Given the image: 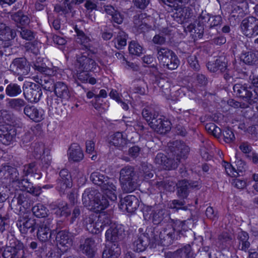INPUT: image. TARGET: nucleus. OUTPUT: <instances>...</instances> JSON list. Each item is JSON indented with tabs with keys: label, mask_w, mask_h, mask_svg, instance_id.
<instances>
[{
	"label": "nucleus",
	"mask_w": 258,
	"mask_h": 258,
	"mask_svg": "<svg viewBox=\"0 0 258 258\" xmlns=\"http://www.w3.org/2000/svg\"><path fill=\"white\" fill-rule=\"evenodd\" d=\"M16 36V31L5 24L0 23V39L3 41H9Z\"/></svg>",
	"instance_id": "obj_31"
},
{
	"label": "nucleus",
	"mask_w": 258,
	"mask_h": 258,
	"mask_svg": "<svg viewBox=\"0 0 258 258\" xmlns=\"http://www.w3.org/2000/svg\"><path fill=\"white\" fill-rule=\"evenodd\" d=\"M17 226L22 233L27 234L29 232L32 234L36 229V222L34 219L27 215L21 216L17 222Z\"/></svg>",
	"instance_id": "obj_13"
},
{
	"label": "nucleus",
	"mask_w": 258,
	"mask_h": 258,
	"mask_svg": "<svg viewBox=\"0 0 258 258\" xmlns=\"http://www.w3.org/2000/svg\"><path fill=\"white\" fill-rule=\"evenodd\" d=\"M139 206V202L136 197L128 195L120 201L119 208L128 213L134 212Z\"/></svg>",
	"instance_id": "obj_17"
},
{
	"label": "nucleus",
	"mask_w": 258,
	"mask_h": 258,
	"mask_svg": "<svg viewBox=\"0 0 258 258\" xmlns=\"http://www.w3.org/2000/svg\"><path fill=\"white\" fill-rule=\"evenodd\" d=\"M171 122L164 119L159 114L154 118L151 122L149 123V126L157 133L163 134H165L171 129Z\"/></svg>",
	"instance_id": "obj_16"
},
{
	"label": "nucleus",
	"mask_w": 258,
	"mask_h": 258,
	"mask_svg": "<svg viewBox=\"0 0 258 258\" xmlns=\"http://www.w3.org/2000/svg\"><path fill=\"white\" fill-rule=\"evenodd\" d=\"M8 107L16 111L21 112L27 105L26 102L22 98H11L7 99Z\"/></svg>",
	"instance_id": "obj_35"
},
{
	"label": "nucleus",
	"mask_w": 258,
	"mask_h": 258,
	"mask_svg": "<svg viewBox=\"0 0 258 258\" xmlns=\"http://www.w3.org/2000/svg\"><path fill=\"white\" fill-rule=\"evenodd\" d=\"M135 86L133 88L132 91L135 93H138L140 95H144L146 93L147 85L144 80L138 79L134 82Z\"/></svg>",
	"instance_id": "obj_48"
},
{
	"label": "nucleus",
	"mask_w": 258,
	"mask_h": 258,
	"mask_svg": "<svg viewBox=\"0 0 258 258\" xmlns=\"http://www.w3.org/2000/svg\"><path fill=\"white\" fill-rule=\"evenodd\" d=\"M75 31L77 33L76 41L80 43L83 46H84L86 49H88L89 47L90 38L87 37L84 32L80 30L77 26H75Z\"/></svg>",
	"instance_id": "obj_43"
},
{
	"label": "nucleus",
	"mask_w": 258,
	"mask_h": 258,
	"mask_svg": "<svg viewBox=\"0 0 258 258\" xmlns=\"http://www.w3.org/2000/svg\"><path fill=\"white\" fill-rule=\"evenodd\" d=\"M77 63L79 64V68L82 70L91 71L96 66V62L94 59L84 53L78 54L77 56Z\"/></svg>",
	"instance_id": "obj_23"
},
{
	"label": "nucleus",
	"mask_w": 258,
	"mask_h": 258,
	"mask_svg": "<svg viewBox=\"0 0 258 258\" xmlns=\"http://www.w3.org/2000/svg\"><path fill=\"white\" fill-rule=\"evenodd\" d=\"M33 67L35 71L46 75H49L51 71V70L47 68L45 64L43 63L40 64L38 62H36L34 63Z\"/></svg>",
	"instance_id": "obj_61"
},
{
	"label": "nucleus",
	"mask_w": 258,
	"mask_h": 258,
	"mask_svg": "<svg viewBox=\"0 0 258 258\" xmlns=\"http://www.w3.org/2000/svg\"><path fill=\"white\" fill-rule=\"evenodd\" d=\"M72 234L66 230L58 232L56 235V241L58 245L70 247L72 243Z\"/></svg>",
	"instance_id": "obj_29"
},
{
	"label": "nucleus",
	"mask_w": 258,
	"mask_h": 258,
	"mask_svg": "<svg viewBox=\"0 0 258 258\" xmlns=\"http://www.w3.org/2000/svg\"><path fill=\"white\" fill-rule=\"evenodd\" d=\"M185 32H189L195 38H201L204 32L203 25L200 22H195L184 27Z\"/></svg>",
	"instance_id": "obj_27"
},
{
	"label": "nucleus",
	"mask_w": 258,
	"mask_h": 258,
	"mask_svg": "<svg viewBox=\"0 0 258 258\" xmlns=\"http://www.w3.org/2000/svg\"><path fill=\"white\" fill-rule=\"evenodd\" d=\"M156 164L160 165L163 169L166 170L174 169L177 167L176 162L174 159L168 156L167 157L164 154L159 153L155 158Z\"/></svg>",
	"instance_id": "obj_19"
},
{
	"label": "nucleus",
	"mask_w": 258,
	"mask_h": 258,
	"mask_svg": "<svg viewBox=\"0 0 258 258\" xmlns=\"http://www.w3.org/2000/svg\"><path fill=\"white\" fill-rule=\"evenodd\" d=\"M127 35L123 31L119 30L117 33L115 41L117 43V48H121L126 45V39Z\"/></svg>",
	"instance_id": "obj_55"
},
{
	"label": "nucleus",
	"mask_w": 258,
	"mask_h": 258,
	"mask_svg": "<svg viewBox=\"0 0 258 258\" xmlns=\"http://www.w3.org/2000/svg\"><path fill=\"white\" fill-rule=\"evenodd\" d=\"M179 64V60L177 56L174 53L173 55H171L168 62H166L163 66L167 69L173 70L176 69Z\"/></svg>",
	"instance_id": "obj_53"
},
{
	"label": "nucleus",
	"mask_w": 258,
	"mask_h": 258,
	"mask_svg": "<svg viewBox=\"0 0 258 258\" xmlns=\"http://www.w3.org/2000/svg\"><path fill=\"white\" fill-rule=\"evenodd\" d=\"M130 53L139 56L142 53L143 49L141 45L135 41H132L128 46Z\"/></svg>",
	"instance_id": "obj_57"
},
{
	"label": "nucleus",
	"mask_w": 258,
	"mask_h": 258,
	"mask_svg": "<svg viewBox=\"0 0 258 258\" xmlns=\"http://www.w3.org/2000/svg\"><path fill=\"white\" fill-rule=\"evenodd\" d=\"M19 30H18V32L23 39L31 41L34 38V33L31 30L24 27H19Z\"/></svg>",
	"instance_id": "obj_54"
},
{
	"label": "nucleus",
	"mask_w": 258,
	"mask_h": 258,
	"mask_svg": "<svg viewBox=\"0 0 258 258\" xmlns=\"http://www.w3.org/2000/svg\"><path fill=\"white\" fill-rule=\"evenodd\" d=\"M30 201L24 194L15 196L10 203L11 209L17 214L23 211L22 208L26 209L30 208Z\"/></svg>",
	"instance_id": "obj_12"
},
{
	"label": "nucleus",
	"mask_w": 258,
	"mask_h": 258,
	"mask_svg": "<svg viewBox=\"0 0 258 258\" xmlns=\"http://www.w3.org/2000/svg\"><path fill=\"white\" fill-rule=\"evenodd\" d=\"M17 134L16 128L8 125H0V142L8 145L12 143Z\"/></svg>",
	"instance_id": "obj_15"
},
{
	"label": "nucleus",
	"mask_w": 258,
	"mask_h": 258,
	"mask_svg": "<svg viewBox=\"0 0 258 258\" xmlns=\"http://www.w3.org/2000/svg\"><path fill=\"white\" fill-rule=\"evenodd\" d=\"M69 159L75 162L81 161L84 157L80 147L77 144H73L69 149Z\"/></svg>",
	"instance_id": "obj_34"
},
{
	"label": "nucleus",
	"mask_w": 258,
	"mask_h": 258,
	"mask_svg": "<svg viewBox=\"0 0 258 258\" xmlns=\"http://www.w3.org/2000/svg\"><path fill=\"white\" fill-rule=\"evenodd\" d=\"M107 176H105L104 175L101 174L99 172H94L90 176V180L95 184L98 185V186H102L106 180V178H108Z\"/></svg>",
	"instance_id": "obj_49"
},
{
	"label": "nucleus",
	"mask_w": 258,
	"mask_h": 258,
	"mask_svg": "<svg viewBox=\"0 0 258 258\" xmlns=\"http://www.w3.org/2000/svg\"><path fill=\"white\" fill-rule=\"evenodd\" d=\"M222 166L225 168V171L229 176L236 177L238 175V172L235 168L229 163L223 161Z\"/></svg>",
	"instance_id": "obj_59"
},
{
	"label": "nucleus",
	"mask_w": 258,
	"mask_h": 258,
	"mask_svg": "<svg viewBox=\"0 0 258 258\" xmlns=\"http://www.w3.org/2000/svg\"><path fill=\"white\" fill-rule=\"evenodd\" d=\"M124 230L122 226L120 225H116L115 223L106 230L105 238L106 240L112 244H116L118 245V243L124 238Z\"/></svg>",
	"instance_id": "obj_7"
},
{
	"label": "nucleus",
	"mask_w": 258,
	"mask_h": 258,
	"mask_svg": "<svg viewBox=\"0 0 258 258\" xmlns=\"http://www.w3.org/2000/svg\"><path fill=\"white\" fill-rule=\"evenodd\" d=\"M33 214L37 217L43 218L47 215L48 210L43 205L39 204L32 209Z\"/></svg>",
	"instance_id": "obj_52"
},
{
	"label": "nucleus",
	"mask_w": 258,
	"mask_h": 258,
	"mask_svg": "<svg viewBox=\"0 0 258 258\" xmlns=\"http://www.w3.org/2000/svg\"><path fill=\"white\" fill-rule=\"evenodd\" d=\"M52 222V220L50 219H45L37 224V236L40 241L47 242L51 238Z\"/></svg>",
	"instance_id": "obj_6"
},
{
	"label": "nucleus",
	"mask_w": 258,
	"mask_h": 258,
	"mask_svg": "<svg viewBox=\"0 0 258 258\" xmlns=\"http://www.w3.org/2000/svg\"><path fill=\"white\" fill-rule=\"evenodd\" d=\"M120 254V247L117 244H112L103 250L102 258H117Z\"/></svg>",
	"instance_id": "obj_38"
},
{
	"label": "nucleus",
	"mask_w": 258,
	"mask_h": 258,
	"mask_svg": "<svg viewBox=\"0 0 258 258\" xmlns=\"http://www.w3.org/2000/svg\"><path fill=\"white\" fill-rule=\"evenodd\" d=\"M177 195L182 199H186L191 189H198L200 184L197 181H189L186 179L180 180L176 184Z\"/></svg>",
	"instance_id": "obj_8"
},
{
	"label": "nucleus",
	"mask_w": 258,
	"mask_h": 258,
	"mask_svg": "<svg viewBox=\"0 0 258 258\" xmlns=\"http://www.w3.org/2000/svg\"><path fill=\"white\" fill-rule=\"evenodd\" d=\"M0 176L4 178H10L12 181H17L18 183L23 178L20 177L17 169L9 165H5L0 168Z\"/></svg>",
	"instance_id": "obj_24"
},
{
	"label": "nucleus",
	"mask_w": 258,
	"mask_h": 258,
	"mask_svg": "<svg viewBox=\"0 0 258 258\" xmlns=\"http://www.w3.org/2000/svg\"><path fill=\"white\" fill-rule=\"evenodd\" d=\"M80 248L89 257L93 258L95 255V241L91 238H87L80 241Z\"/></svg>",
	"instance_id": "obj_25"
},
{
	"label": "nucleus",
	"mask_w": 258,
	"mask_h": 258,
	"mask_svg": "<svg viewBox=\"0 0 258 258\" xmlns=\"http://www.w3.org/2000/svg\"><path fill=\"white\" fill-rule=\"evenodd\" d=\"M137 239L134 242V249L137 252L145 250L150 243L149 234L143 231L141 228L139 229Z\"/></svg>",
	"instance_id": "obj_18"
},
{
	"label": "nucleus",
	"mask_w": 258,
	"mask_h": 258,
	"mask_svg": "<svg viewBox=\"0 0 258 258\" xmlns=\"http://www.w3.org/2000/svg\"><path fill=\"white\" fill-rule=\"evenodd\" d=\"M127 140L123 137L122 133L116 132L112 136L109 144L119 149H122L127 144Z\"/></svg>",
	"instance_id": "obj_39"
},
{
	"label": "nucleus",
	"mask_w": 258,
	"mask_h": 258,
	"mask_svg": "<svg viewBox=\"0 0 258 258\" xmlns=\"http://www.w3.org/2000/svg\"><path fill=\"white\" fill-rule=\"evenodd\" d=\"M72 184L70 182H67L65 181H61L60 180L57 179L56 180V186L57 189L61 192L63 193L65 190L67 188L71 187Z\"/></svg>",
	"instance_id": "obj_62"
},
{
	"label": "nucleus",
	"mask_w": 258,
	"mask_h": 258,
	"mask_svg": "<svg viewBox=\"0 0 258 258\" xmlns=\"http://www.w3.org/2000/svg\"><path fill=\"white\" fill-rule=\"evenodd\" d=\"M243 33L251 37L258 35V19L254 17H248L244 19L241 23Z\"/></svg>",
	"instance_id": "obj_9"
},
{
	"label": "nucleus",
	"mask_w": 258,
	"mask_h": 258,
	"mask_svg": "<svg viewBox=\"0 0 258 258\" xmlns=\"http://www.w3.org/2000/svg\"><path fill=\"white\" fill-rule=\"evenodd\" d=\"M223 136L224 141L227 143L233 142L235 139L233 132L229 127H226L223 130Z\"/></svg>",
	"instance_id": "obj_58"
},
{
	"label": "nucleus",
	"mask_w": 258,
	"mask_h": 258,
	"mask_svg": "<svg viewBox=\"0 0 258 258\" xmlns=\"http://www.w3.org/2000/svg\"><path fill=\"white\" fill-rule=\"evenodd\" d=\"M37 170L35 163H31L23 166V177L30 175L37 179L40 178V173L37 172Z\"/></svg>",
	"instance_id": "obj_41"
},
{
	"label": "nucleus",
	"mask_w": 258,
	"mask_h": 258,
	"mask_svg": "<svg viewBox=\"0 0 258 258\" xmlns=\"http://www.w3.org/2000/svg\"><path fill=\"white\" fill-rule=\"evenodd\" d=\"M10 216L7 212H5L0 208V231L4 232L9 227Z\"/></svg>",
	"instance_id": "obj_44"
},
{
	"label": "nucleus",
	"mask_w": 258,
	"mask_h": 258,
	"mask_svg": "<svg viewBox=\"0 0 258 258\" xmlns=\"http://www.w3.org/2000/svg\"><path fill=\"white\" fill-rule=\"evenodd\" d=\"M222 18L220 16H212L208 18L209 23V28L212 29L215 26L220 25L222 23Z\"/></svg>",
	"instance_id": "obj_63"
},
{
	"label": "nucleus",
	"mask_w": 258,
	"mask_h": 258,
	"mask_svg": "<svg viewBox=\"0 0 258 258\" xmlns=\"http://www.w3.org/2000/svg\"><path fill=\"white\" fill-rule=\"evenodd\" d=\"M97 192L91 188H87L84 191L82 195V203L85 207L90 208Z\"/></svg>",
	"instance_id": "obj_36"
},
{
	"label": "nucleus",
	"mask_w": 258,
	"mask_h": 258,
	"mask_svg": "<svg viewBox=\"0 0 258 258\" xmlns=\"http://www.w3.org/2000/svg\"><path fill=\"white\" fill-rule=\"evenodd\" d=\"M14 242L10 243L3 253L4 258H26L23 244L19 241L13 239Z\"/></svg>",
	"instance_id": "obj_5"
},
{
	"label": "nucleus",
	"mask_w": 258,
	"mask_h": 258,
	"mask_svg": "<svg viewBox=\"0 0 258 258\" xmlns=\"http://www.w3.org/2000/svg\"><path fill=\"white\" fill-rule=\"evenodd\" d=\"M157 57L161 64H165L166 62H168L171 55H173L174 52L166 47H162L158 46L156 48Z\"/></svg>",
	"instance_id": "obj_33"
},
{
	"label": "nucleus",
	"mask_w": 258,
	"mask_h": 258,
	"mask_svg": "<svg viewBox=\"0 0 258 258\" xmlns=\"http://www.w3.org/2000/svg\"><path fill=\"white\" fill-rule=\"evenodd\" d=\"M159 237L160 243L164 246L172 244L174 240L177 239L175 229L171 225H168L162 229L160 232Z\"/></svg>",
	"instance_id": "obj_11"
},
{
	"label": "nucleus",
	"mask_w": 258,
	"mask_h": 258,
	"mask_svg": "<svg viewBox=\"0 0 258 258\" xmlns=\"http://www.w3.org/2000/svg\"><path fill=\"white\" fill-rule=\"evenodd\" d=\"M60 100L59 98L55 95L53 96L52 95L48 96L47 98V104L51 109H56L60 105Z\"/></svg>",
	"instance_id": "obj_56"
},
{
	"label": "nucleus",
	"mask_w": 258,
	"mask_h": 258,
	"mask_svg": "<svg viewBox=\"0 0 258 258\" xmlns=\"http://www.w3.org/2000/svg\"><path fill=\"white\" fill-rule=\"evenodd\" d=\"M134 168L125 166L120 171L119 180L123 192H132L138 188L140 184Z\"/></svg>",
	"instance_id": "obj_1"
},
{
	"label": "nucleus",
	"mask_w": 258,
	"mask_h": 258,
	"mask_svg": "<svg viewBox=\"0 0 258 258\" xmlns=\"http://www.w3.org/2000/svg\"><path fill=\"white\" fill-rule=\"evenodd\" d=\"M23 112L26 116L35 122H39L43 119L42 110L34 106L27 105L24 108Z\"/></svg>",
	"instance_id": "obj_26"
},
{
	"label": "nucleus",
	"mask_w": 258,
	"mask_h": 258,
	"mask_svg": "<svg viewBox=\"0 0 258 258\" xmlns=\"http://www.w3.org/2000/svg\"><path fill=\"white\" fill-rule=\"evenodd\" d=\"M233 89L237 96L249 104L258 101V88L254 90L247 84L237 83L234 85Z\"/></svg>",
	"instance_id": "obj_3"
},
{
	"label": "nucleus",
	"mask_w": 258,
	"mask_h": 258,
	"mask_svg": "<svg viewBox=\"0 0 258 258\" xmlns=\"http://www.w3.org/2000/svg\"><path fill=\"white\" fill-rule=\"evenodd\" d=\"M35 81L46 90L51 91L54 88L55 83L48 75L41 76L40 78H37Z\"/></svg>",
	"instance_id": "obj_42"
},
{
	"label": "nucleus",
	"mask_w": 258,
	"mask_h": 258,
	"mask_svg": "<svg viewBox=\"0 0 258 258\" xmlns=\"http://www.w3.org/2000/svg\"><path fill=\"white\" fill-rule=\"evenodd\" d=\"M23 92L25 99L30 103L38 102L42 95L40 86L34 83L24 84Z\"/></svg>",
	"instance_id": "obj_4"
},
{
	"label": "nucleus",
	"mask_w": 258,
	"mask_h": 258,
	"mask_svg": "<svg viewBox=\"0 0 258 258\" xmlns=\"http://www.w3.org/2000/svg\"><path fill=\"white\" fill-rule=\"evenodd\" d=\"M249 239V235L246 232L243 231L239 232L237 234V239L238 241L237 248L244 252L248 251L250 246Z\"/></svg>",
	"instance_id": "obj_30"
},
{
	"label": "nucleus",
	"mask_w": 258,
	"mask_h": 258,
	"mask_svg": "<svg viewBox=\"0 0 258 258\" xmlns=\"http://www.w3.org/2000/svg\"><path fill=\"white\" fill-rule=\"evenodd\" d=\"M19 185L23 187V190L32 194L34 196H37L41 193V188L34 187L33 184L29 182L27 179L22 178L19 183Z\"/></svg>",
	"instance_id": "obj_40"
},
{
	"label": "nucleus",
	"mask_w": 258,
	"mask_h": 258,
	"mask_svg": "<svg viewBox=\"0 0 258 258\" xmlns=\"http://www.w3.org/2000/svg\"><path fill=\"white\" fill-rule=\"evenodd\" d=\"M167 216V213L165 209H157L152 211L150 218L154 224H159Z\"/></svg>",
	"instance_id": "obj_37"
},
{
	"label": "nucleus",
	"mask_w": 258,
	"mask_h": 258,
	"mask_svg": "<svg viewBox=\"0 0 258 258\" xmlns=\"http://www.w3.org/2000/svg\"><path fill=\"white\" fill-rule=\"evenodd\" d=\"M187 60L189 67L195 71H199L200 66L197 57L195 55H190L187 58Z\"/></svg>",
	"instance_id": "obj_60"
},
{
	"label": "nucleus",
	"mask_w": 258,
	"mask_h": 258,
	"mask_svg": "<svg viewBox=\"0 0 258 258\" xmlns=\"http://www.w3.org/2000/svg\"><path fill=\"white\" fill-rule=\"evenodd\" d=\"M158 114V113L156 112L153 108L149 106L145 107L142 110V116L149 125V123L151 122V121Z\"/></svg>",
	"instance_id": "obj_46"
},
{
	"label": "nucleus",
	"mask_w": 258,
	"mask_h": 258,
	"mask_svg": "<svg viewBox=\"0 0 258 258\" xmlns=\"http://www.w3.org/2000/svg\"><path fill=\"white\" fill-rule=\"evenodd\" d=\"M55 95L59 98L61 102L66 104L71 98L72 93L68 85L62 82H57L54 84L53 89Z\"/></svg>",
	"instance_id": "obj_14"
},
{
	"label": "nucleus",
	"mask_w": 258,
	"mask_h": 258,
	"mask_svg": "<svg viewBox=\"0 0 258 258\" xmlns=\"http://www.w3.org/2000/svg\"><path fill=\"white\" fill-rule=\"evenodd\" d=\"M6 94L9 97H14L19 95L22 93L20 86L16 83H10L6 88Z\"/></svg>",
	"instance_id": "obj_45"
},
{
	"label": "nucleus",
	"mask_w": 258,
	"mask_h": 258,
	"mask_svg": "<svg viewBox=\"0 0 258 258\" xmlns=\"http://www.w3.org/2000/svg\"><path fill=\"white\" fill-rule=\"evenodd\" d=\"M101 186V189L104 191L105 196L111 201H115L117 200V191L116 186L114 184V180L112 179L108 178Z\"/></svg>",
	"instance_id": "obj_21"
},
{
	"label": "nucleus",
	"mask_w": 258,
	"mask_h": 258,
	"mask_svg": "<svg viewBox=\"0 0 258 258\" xmlns=\"http://www.w3.org/2000/svg\"><path fill=\"white\" fill-rule=\"evenodd\" d=\"M206 66L211 72H224L226 70L227 60L224 57H220L215 60L208 62Z\"/></svg>",
	"instance_id": "obj_22"
},
{
	"label": "nucleus",
	"mask_w": 258,
	"mask_h": 258,
	"mask_svg": "<svg viewBox=\"0 0 258 258\" xmlns=\"http://www.w3.org/2000/svg\"><path fill=\"white\" fill-rule=\"evenodd\" d=\"M96 219L97 215L93 213L88 215H85L83 217V226L86 227L89 232L93 229V225L94 224L95 221Z\"/></svg>",
	"instance_id": "obj_47"
},
{
	"label": "nucleus",
	"mask_w": 258,
	"mask_h": 258,
	"mask_svg": "<svg viewBox=\"0 0 258 258\" xmlns=\"http://www.w3.org/2000/svg\"><path fill=\"white\" fill-rule=\"evenodd\" d=\"M140 172L145 179H149L153 176V173L152 172V165L147 163L143 162L141 164Z\"/></svg>",
	"instance_id": "obj_50"
},
{
	"label": "nucleus",
	"mask_w": 258,
	"mask_h": 258,
	"mask_svg": "<svg viewBox=\"0 0 258 258\" xmlns=\"http://www.w3.org/2000/svg\"><path fill=\"white\" fill-rule=\"evenodd\" d=\"M11 17L12 20L22 25H26L29 23V19L28 16L24 15L21 11L15 13Z\"/></svg>",
	"instance_id": "obj_51"
},
{
	"label": "nucleus",
	"mask_w": 258,
	"mask_h": 258,
	"mask_svg": "<svg viewBox=\"0 0 258 258\" xmlns=\"http://www.w3.org/2000/svg\"><path fill=\"white\" fill-rule=\"evenodd\" d=\"M240 59L247 65H257L258 64V53L251 51H243L241 54Z\"/></svg>",
	"instance_id": "obj_32"
},
{
	"label": "nucleus",
	"mask_w": 258,
	"mask_h": 258,
	"mask_svg": "<svg viewBox=\"0 0 258 258\" xmlns=\"http://www.w3.org/2000/svg\"><path fill=\"white\" fill-rule=\"evenodd\" d=\"M170 208L175 209L176 210H186L187 207L185 206V202L184 201H180L174 200L172 201L170 204Z\"/></svg>",
	"instance_id": "obj_64"
},
{
	"label": "nucleus",
	"mask_w": 258,
	"mask_h": 258,
	"mask_svg": "<svg viewBox=\"0 0 258 258\" xmlns=\"http://www.w3.org/2000/svg\"><path fill=\"white\" fill-rule=\"evenodd\" d=\"M106 198L105 196L97 192L90 209L95 211H100L105 209L109 205Z\"/></svg>",
	"instance_id": "obj_28"
},
{
	"label": "nucleus",
	"mask_w": 258,
	"mask_h": 258,
	"mask_svg": "<svg viewBox=\"0 0 258 258\" xmlns=\"http://www.w3.org/2000/svg\"><path fill=\"white\" fill-rule=\"evenodd\" d=\"M10 68L14 74L18 76H26L30 70L28 61L24 57L15 58L12 62Z\"/></svg>",
	"instance_id": "obj_10"
},
{
	"label": "nucleus",
	"mask_w": 258,
	"mask_h": 258,
	"mask_svg": "<svg viewBox=\"0 0 258 258\" xmlns=\"http://www.w3.org/2000/svg\"><path fill=\"white\" fill-rule=\"evenodd\" d=\"M191 247L186 244L174 251H165V258H189L191 257Z\"/></svg>",
	"instance_id": "obj_20"
},
{
	"label": "nucleus",
	"mask_w": 258,
	"mask_h": 258,
	"mask_svg": "<svg viewBox=\"0 0 258 258\" xmlns=\"http://www.w3.org/2000/svg\"><path fill=\"white\" fill-rule=\"evenodd\" d=\"M168 155L174 159L178 166L182 160L187 158L189 148L183 142L180 140L171 141L168 144Z\"/></svg>",
	"instance_id": "obj_2"
}]
</instances>
